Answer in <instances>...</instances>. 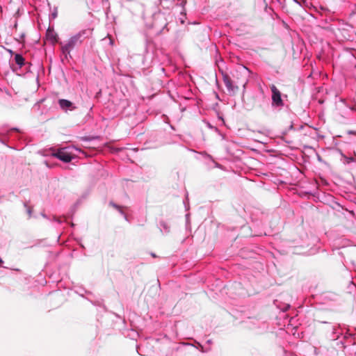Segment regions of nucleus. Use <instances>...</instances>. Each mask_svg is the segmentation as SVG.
Instances as JSON below:
<instances>
[{
    "label": "nucleus",
    "instance_id": "obj_10",
    "mask_svg": "<svg viewBox=\"0 0 356 356\" xmlns=\"http://www.w3.org/2000/svg\"><path fill=\"white\" fill-rule=\"evenodd\" d=\"M344 159H345V162L346 163H350L354 161V159L353 157L344 156Z\"/></svg>",
    "mask_w": 356,
    "mask_h": 356
},
{
    "label": "nucleus",
    "instance_id": "obj_2",
    "mask_svg": "<svg viewBox=\"0 0 356 356\" xmlns=\"http://www.w3.org/2000/svg\"><path fill=\"white\" fill-rule=\"evenodd\" d=\"M70 149V147L58 149L56 152L52 153V156L65 163H69L73 159V156Z\"/></svg>",
    "mask_w": 356,
    "mask_h": 356
},
{
    "label": "nucleus",
    "instance_id": "obj_8",
    "mask_svg": "<svg viewBox=\"0 0 356 356\" xmlns=\"http://www.w3.org/2000/svg\"><path fill=\"white\" fill-rule=\"evenodd\" d=\"M159 227H160L161 232H163V234H168L170 232V226L165 221H161L159 222Z\"/></svg>",
    "mask_w": 356,
    "mask_h": 356
},
{
    "label": "nucleus",
    "instance_id": "obj_6",
    "mask_svg": "<svg viewBox=\"0 0 356 356\" xmlns=\"http://www.w3.org/2000/svg\"><path fill=\"white\" fill-rule=\"evenodd\" d=\"M46 37L47 39L53 44L58 41L57 33L54 31V29H51L50 28L47 30Z\"/></svg>",
    "mask_w": 356,
    "mask_h": 356
},
{
    "label": "nucleus",
    "instance_id": "obj_15",
    "mask_svg": "<svg viewBox=\"0 0 356 356\" xmlns=\"http://www.w3.org/2000/svg\"><path fill=\"white\" fill-rule=\"evenodd\" d=\"M296 3H297L299 5H301L300 2H299L298 0H293Z\"/></svg>",
    "mask_w": 356,
    "mask_h": 356
},
{
    "label": "nucleus",
    "instance_id": "obj_3",
    "mask_svg": "<svg viewBox=\"0 0 356 356\" xmlns=\"http://www.w3.org/2000/svg\"><path fill=\"white\" fill-rule=\"evenodd\" d=\"M272 92V106L282 108L284 106V102L282 99L281 92L275 85L270 86Z\"/></svg>",
    "mask_w": 356,
    "mask_h": 356
},
{
    "label": "nucleus",
    "instance_id": "obj_7",
    "mask_svg": "<svg viewBox=\"0 0 356 356\" xmlns=\"http://www.w3.org/2000/svg\"><path fill=\"white\" fill-rule=\"evenodd\" d=\"M15 61L19 68L26 64L24 57L19 54H15Z\"/></svg>",
    "mask_w": 356,
    "mask_h": 356
},
{
    "label": "nucleus",
    "instance_id": "obj_18",
    "mask_svg": "<svg viewBox=\"0 0 356 356\" xmlns=\"http://www.w3.org/2000/svg\"><path fill=\"white\" fill-rule=\"evenodd\" d=\"M8 51H9V53H10V54H13V51L12 50H8Z\"/></svg>",
    "mask_w": 356,
    "mask_h": 356
},
{
    "label": "nucleus",
    "instance_id": "obj_11",
    "mask_svg": "<svg viewBox=\"0 0 356 356\" xmlns=\"http://www.w3.org/2000/svg\"><path fill=\"white\" fill-rule=\"evenodd\" d=\"M57 15H58L57 8H54V12L51 13V18H52V19H55V18H56V17H57Z\"/></svg>",
    "mask_w": 356,
    "mask_h": 356
},
{
    "label": "nucleus",
    "instance_id": "obj_19",
    "mask_svg": "<svg viewBox=\"0 0 356 356\" xmlns=\"http://www.w3.org/2000/svg\"><path fill=\"white\" fill-rule=\"evenodd\" d=\"M152 257H156V256H155V254H153V253L152 254Z\"/></svg>",
    "mask_w": 356,
    "mask_h": 356
},
{
    "label": "nucleus",
    "instance_id": "obj_16",
    "mask_svg": "<svg viewBox=\"0 0 356 356\" xmlns=\"http://www.w3.org/2000/svg\"><path fill=\"white\" fill-rule=\"evenodd\" d=\"M296 3H297L299 5H301L300 2H299L298 0H293Z\"/></svg>",
    "mask_w": 356,
    "mask_h": 356
},
{
    "label": "nucleus",
    "instance_id": "obj_13",
    "mask_svg": "<svg viewBox=\"0 0 356 356\" xmlns=\"http://www.w3.org/2000/svg\"><path fill=\"white\" fill-rule=\"evenodd\" d=\"M27 212H28L29 216L31 217L32 211H31V209L30 207L27 208Z\"/></svg>",
    "mask_w": 356,
    "mask_h": 356
},
{
    "label": "nucleus",
    "instance_id": "obj_5",
    "mask_svg": "<svg viewBox=\"0 0 356 356\" xmlns=\"http://www.w3.org/2000/svg\"><path fill=\"white\" fill-rule=\"evenodd\" d=\"M58 104L60 107V108L63 111L67 110H74L76 108V106H74L70 101L65 99H60L58 100Z\"/></svg>",
    "mask_w": 356,
    "mask_h": 356
},
{
    "label": "nucleus",
    "instance_id": "obj_4",
    "mask_svg": "<svg viewBox=\"0 0 356 356\" xmlns=\"http://www.w3.org/2000/svg\"><path fill=\"white\" fill-rule=\"evenodd\" d=\"M223 82L229 92H234L238 90V87L233 84L231 78L227 74L223 75Z\"/></svg>",
    "mask_w": 356,
    "mask_h": 356
},
{
    "label": "nucleus",
    "instance_id": "obj_9",
    "mask_svg": "<svg viewBox=\"0 0 356 356\" xmlns=\"http://www.w3.org/2000/svg\"><path fill=\"white\" fill-rule=\"evenodd\" d=\"M110 205H111L115 209H118L120 211V213L124 216V218L126 220L127 219V216L124 214V213L123 212V211L122 210L121 207L119 205L113 203V202H110Z\"/></svg>",
    "mask_w": 356,
    "mask_h": 356
},
{
    "label": "nucleus",
    "instance_id": "obj_1",
    "mask_svg": "<svg viewBox=\"0 0 356 356\" xmlns=\"http://www.w3.org/2000/svg\"><path fill=\"white\" fill-rule=\"evenodd\" d=\"M92 29H84L72 35L69 40L63 43L60 42V50L62 55L67 60L72 58L71 51L78 44L82 43L83 39L88 38L92 34Z\"/></svg>",
    "mask_w": 356,
    "mask_h": 356
},
{
    "label": "nucleus",
    "instance_id": "obj_14",
    "mask_svg": "<svg viewBox=\"0 0 356 356\" xmlns=\"http://www.w3.org/2000/svg\"><path fill=\"white\" fill-rule=\"evenodd\" d=\"M350 109L351 111H355V112H356V105H355V106H353L350 107Z\"/></svg>",
    "mask_w": 356,
    "mask_h": 356
},
{
    "label": "nucleus",
    "instance_id": "obj_12",
    "mask_svg": "<svg viewBox=\"0 0 356 356\" xmlns=\"http://www.w3.org/2000/svg\"><path fill=\"white\" fill-rule=\"evenodd\" d=\"M186 4V0H181L180 5L183 7V8H184Z\"/></svg>",
    "mask_w": 356,
    "mask_h": 356
},
{
    "label": "nucleus",
    "instance_id": "obj_17",
    "mask_svg": "<svg viewBox=\"0 0 356 356\" xmlns=\"http://www.w3.org/2000/svg\"><path fill=\"white\" fill-rule=\"evenodd\" d=\"M3 260L1 259V258L0 257V266H1V264H3Z\"/></svg>",
    "mask_w": 356,
    "mask_h": 356
}]
</instances>
